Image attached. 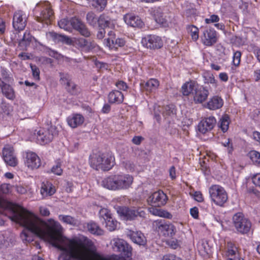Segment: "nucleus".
<instances>
[{
    "mask_svg": "<svg viewBox=\"0 0 260 260\" xmlns=\"http://www.w3.org/2000/svg\"><path fill=\"white\" fill-rule=\"evenodd\" d=\"M0 208L9 210L12 213L11 220L25 228L21 236L24 237L26 241L31 240L28 236L29 232L42 239L48 240L53 246L58 240L61 239L63 228L57 221L52 218L43 220L22 207L1 197Z\"/></svg>",
    "mask_w": 260,
    "mask_h": 260,
    "instance_id": "f257e3e1",
    "label": "nucleus"
},
{
    "mask_svg": "<svg viewBox=\"0 0 260 260\" xmlns=\"http://www.w3.org/2000/svg\"><path fill=\"white\" fill-rule=\"evenodd\" d=\"M54 247L61 252L59 260H111L104 257L94 250L93 242L86 237L68 238L63 235Z\"/></svg>",
    "mask_w": 260,
    "mask_h": 260,
    "instance_id": "f03ea898",
    "label": "nucleus"
},
{
    "mask_svg": "<svg viewBox=\"0 0 260 260\" xmlns=\"http://www.w3.org/2000/svg\"><path fill=\"white\" fill-rule=\"evenodd\" d=\"M134 180L132 175L119 173L106 177L102 184L103 187L111 190H126L132 187Z\"/></svg>",
    "mask_w": 260,
    "mask_h": 260,
    "instance_id": "7ed1b4c3",
    "label": "nucleus"
},
{
    "mask_svg": "<svg viewBox=\"0 0 260 260\" xmlns=\"http://www.w3.org/2000/svg\"><path fill=\"white\" fill-rule=\"evenodd\" d=\"M89 164L96 171L108 172L116 164L115 156L111 152L94 153L89 156Z\"/></svg>",
    "mask_w": 260,
    "mask_h": 260,
    "instance_id": "20e7f679",
    "label": "nucleus"
},
{
    "mask_svg": "<svg viewBox=\"0 0 260 260\" xmlns=\"http://www.w3.org/2000/svg\"><path fill=\"white\" fill-rule=\"evenodd\" d=\"M211 201L215 205L223 207L228 200V194L225 189L218 184H213L209 188Z\"/></svg>",
    "mask_w": 260,
    "mask_h": 260,
    "instance_id": "39448f33",
    "label": "nucleus"
},
{
    "mask_svg": "<svg viewBox=\"0 0 260 260\" xmlns=\"http://www.w3.org/2000/svg\"><path fill=\"white\" fill-rule=\"evenodd\" d=\"M233 226L237 233L241 235L248 234L251 228V222L243 213H235L232 218Z\"/></svg>",
    "mask_w": 260,
    "mask_h": 260,
    "instance_id": "423d86ee",
    "label": "nucleus"
},
{
    "mask_svg": "<svg viewBox=\"0 0 260 260\" xmlns=\"http://www.w3.org/2000/svg\"><path fill=\"white\" fill-rule=\"evenodd\" d=\"M117 212L121 216L123 217L127 220L137 219L138 217L144 218L145 212L141 207H119Z\"/></svg>",
    "mask_w": 260,
    "mask_h": 260,
    "instance_id": "0eeeda50",
    "label": "nucleus"
},
{
    "mask_svg": "<svg viewBox=\"0 0 260 260\" xmlns=\"http://www.w3.org/2000/svg\"><path fill=\"white\" fill-rule=\"evenodd\" d=\"M141 43L144 47L153 50L160 49L164 45L161 37L154 35H149L142 38Z\"/></svg>",
    "mask_w": 260,
    "mask_h": 260,
    "instance_id": "6e6552de",
    "label": "nucleus"
},
{
    "mask_svg": "<svg viewBox=\"0 0 260 260\" xmlns=\"http://www.w3.org/2000/svg\"><path fill=\"white\" fill-rule=\"evenodd\" d=\"M156 229L157 231L165 237H172L176 233L175 226L165 220H157L155 221Z\"/></svg>",
    "mask_w": 260,
    "mask_h": 260,
    "instance_id": "1a4fd4ad",
    "label": "nucleus"
},
{
    "mask_svg": "<svg viewBox=\"0 0 260 260\" xmlns=\"http://www.w3.org/2000/svg\"><path fill=\"white\" fill-rule=\"evenodd\" d=\"M168 200L167 194L161 190L152 193L147 199L148 203L154 207H160L165 206Z\"/></svg>",
    "mask_w": 260,
    "mask_h": 260,
    "instance_id": "9d476101",
    "label": "nucleus"
},
{
    "mask_svg": "<svg viewBox=\"0 0 260 260\" xmlns=\"http://www.w3.org/2000/svg\"><path fill=\"white\" fill-rule=\"evenodd\" d=\"M113 248L126 258H131L132 256V247L126 241L123 239H117L114 240Z\"/></svg>",
    "mask_w": 260,
    "mask_h": 260,
    "instance_id": "9b49d317",
    "label": "nucleus"
},
{
    "mask_svg": "<svg viewBox=\"0 0 260 260\" xmlns=\"http://www.w3.org/2000/svg\"><path fill=\"white\" fill-rule=\"evenodd\" d=\"M24 164L26 166L31 169L39 168L41 165L40 157L35 153L30 150L26 151L23 154Z\"/></svg>",
    "mask_w": 260,
    "mask_h": 260,
    "instance_id": "f8f14e48",
    "label": "nucleus"
},
{
    "mask_svg": "<svg viewBox=\"0 0 260 260\" xmlns=\"http://www.w3.org/2000/svg\"><path fill=\"white\" fill-rule=\"evenodd\" d=\"M3 157L6 164L11 167H15L18 164V159L14 152L13 147L6 145L3 149Z\"/></svg>",
    "mask_w": 260,
    "mask_h": 260,
    "instance_id": "ddd939ff",
    "label": "nucleus"
},
{
    "mask_svg": "<svg viewBox=\"0 0 260 260\" xmlns=\"http://www.w3.org/2000/svg\"><path fill=\"white\" fill-rule=\"evenodd\" d=\"M216 123V119L213 116L203 118L198 125L199 132L203 134H205L212 131Z\"/></svg>",
    "mask_w": 260,
    "mask_h": 260,
    "instance_id": "4468645a",
    "label": "nucleus"
},
{
    "mask_svg": "<svg viewBox=\"0 0 260 260\" xmlns=\"http://www.w3.org/2000/svg\"><path fill=\"white\" fill-rule=\"evenodd\" d=\"M202 43L206 46H211L218 40L217 32L213 28H206L201 36Z\"/></svg>",
    "mask_w": 260,
    "mask_h": 260,
    "instance_id": "2eb2a0df",
    "label": "nucleus"
},
{
    "mask_svg": "<svg viewBox=\"0 0 260 260\" xmlns=\"http://www.w3.org/2000/svg\"><path fill=\"white\" fill-rule=\"evenodd\" d=\"M61 84L65 86L67 91L72 95H77L80 93V88L77 85L72 82L70 76L68 74H62L60 80Z\"/></svg>",
    "mask_w": 260,
    "mask_h": 260,
    "instance_id": "dca6fc26",
    "label": "nucleus"
},
{
    "mask_svg": "<svg viewBox=\"0 0 260 260\" xmlns=\"http://www.w3.org/2000/svg\"><path fill=\"white\" fill-rule=\"evenodd\" d=\"M193 101L196 104H202L207 99L209 91L207 87L198 85L192 92Z\"/></svg>",
    "mask_w": 260,
    "mask_h": 260,
    "instance_id": "f3484780",
    "label": "nucleus"
},
{
    "mask_svg": "<svg viewBox=\"0 0 260 260\" xmlns=\"http://www.w3.org/2000/svg\"><path fill=\"white\" fill-rule=\"evenodd\" d=\"M12 25L14 28L18 32L24 29L26 25V17L23 11H18L14 13Z\"/></svg>",
    "mask_w": 260,
    "mask_h": 260,
    "instance_id": "a211bd4d",
    "label": "nucleus"
},
{
    "mask_svg": "<svg viewBox=\"0 0 260 260\" xmlns=\"http://www.w3.org/2000/svg\"><path fill=\"white\" fill-rule=\"evenodd\" d=\"M150 14L153 16L155 21L164 27L169 26L170 18L164 16L160 7L151 8L149 10Z\"/></svg>",
    "mask_w": 260,
    "mask_h": 260,
    "instance_id": "6ab92c4d",
    "label": "nucleus"
},
{
    "mask_svg": "<svg viewBox=\"0 0 260 260\" xmlns=\"http://www.w3.org/2000/svg\"><path fill=\"white\" fill-rule=\"evenodd\" d=\"M53 137L52 129L41 128L37 133L36 140L40 145H45L51 142Z\"/></svg>",
    "mask_w": 260,
    "mask_h": 260,
    "instance_id": "aec40b11",
    "label": "nucleus"
},
{
    "mask_svg": "<svg viewBox=\"0 0 260 260\" xmlns=\"http://www.w3.org/2000/svg\"><path fill=\"white\" fill-rule=\"evenodd\" d=\"M123 19L126 24L133 27L142 28L145 25L142 19L133 13L126 14L123 16Z\"/></svg>",
    "mask_w": 260,
    "mask_h": 260,
    "instance_id": "412c9836",
    "label": "nucleus"
},
{
    "mask_svg": "<svg viewBox=\"0 0 260 260\" xmlns=\"http://www.w3.org/2000/svg\"><path fill=\"white\" fill-rule=\"evenodd\" d=\"M71 27L77 30L82 36L85 37H89L90 36V32L85 24L76 17L71 19Z\"/></svg>",
    "mask_w": 260,
    "mask_h": 260,
    "instance_id": "4be33fe9",
    "label": "nucleus"
},
{
    "mask_svg": "<svg viewBox=\"0 0 260 260\" xmlns=\"http://www.w3.org/2000/svg\"><path fill=\"white\" fill-rule=\"evenodd\" d=\"M53 18V10L50 6L47 5L41 10L40 15L36 17V20L38 22L48 25L50 24Z\"/></svg>",
    "mask_w": 260,
    "mask_h": 260,
    "instance_id": "5701e85b",
    "label": "nucleus"
},
{
    "mask_svg": "<svg viewBox=\"0 0 260 260\" xmlns=\"http://www.w3.org/2000/svg\"><path fill=\"white\" fill-rule=\"evenodd\" d=\"M69 125L73 128L81 126L85 121L84 117L79 113H73L67 118Z\"/></svg>",
    "mask_w": 260,
    "mask_h": 260,
    "instance_id": "b1692460",
    "label": "nucleus"
},
{
    "mask_svg": "<svg viewBox=\"0 0 260 260\" xmlns=\"http://www.w3.org/2000/svg\"><path fill=\"white\" fill-rule=\"evenodd\" d=\"M223 103V100L220 96L214 95L209 99L205 107L210 110H216L220 109Z\"/></svg>",
    "mask_w": 260,
    "mask_h": 260,
    "instance_id": "393cba45",
    "label": "nucleus"
},
{
    "mask_svg": "<svg viewBox=\"0 0 260 260\" xmlns=\"http://www.w3.org/2000/svg\"><path fill=\"white\" fill-rule=\"evenodd\" d=\"M127 236L135 243L139 245H144L146 243V239L144 234L140 231H129Z\"/></svg>",
    "mask_w": 260,
    "mask_h": 260,
    "instance_id": "a878e982",
    "label": "nucleus"
},
{
    "mask_svg": "<svg viewBox=\"0 0 260 260\" xmlns=\"http://www.w3.org/2000/svg\"><path fill=\"white\" fill-rule=\"evenodd\" d=\"M124 95L118 90H113L108 95V101L111 104L119 105L123 103Z\"/></svg>",
    "mask_w": 260,
    "mask_h": 260,
    "instance_id": "bb28decb",
    "label": "nucleus"
},
{
    "mask_svg": "<svg viewBox=\"0 0 260 260\" xmlns=\"http://www.w3.org/2000/svg\"><path fill=\"white\" fill-rule=\"evenodd\" d=\"M0 87L3 94L9 100H13L15 98L14 89L9 84L0 80Z\"/></svg>",
    "mask_w": 260,
    "mask_h": 260,
    "instance_id": "cd10ccee",
    "label": "nucleus"
},
{
    "mask_svg": "<svg viewBox=\"0 0 260 260\" xmlns=\"http://www.w3.org/2000/svg\"><path fill=\"white\" fill-rule=\"evenodd\" d=\"M159 85V81L155 78H150L144 85L143 88L147 93L155 92Z\"/></svg>",
    "mask_w": 260,
    "mask_h": 260,
    "instance_id": "c85d7f7f",
    "label": "nucleus"
},
{
    "mask_svg": "<svg viewBox=\"0 0 260 260\" xmlns=\"http://www.w3.org/2000/svg\"><path fill=\"white\" fill-rule=\"evenodd\" d=\"M55 187L49 181L42 183L41 193L43 196H52L55 192Z\"/></svg>",
    "mask_w": 260,
    "mask_h": 260,
    "instance_id": "c756f323",
    "label": "nucleus"
},
{
    "mask_svg": "<svg viewBox=\"0 0 260 260\" xmlns=\"http://www.w3.org/2000/svg\"><path fill=\"white\" fill-rule=\"evenodd\" d=\"M156 207L152 206V207L149 208V210L152 214L169 219L172 218L173 215L170 212Z\"/></svg>",
    "mask_w": 260,
    "mask_h": 260,
    "instance_id": "7c9ffc66",
    "label": "nucleus"
},
{
    "mask_svg": "<svg viewBox=\"0 0 260 260\" xmlns=\"http://www.w3.org/2000/svg\"><path fill=\"white\" fill-rule=\"evenodd\" d=\"M198 249L200 254L204 257H209L211 253V247L208 243L206 241H202L198 245Z\"/></svg>",
    "mask_w": 260,
    "mask_h": 260,
    "instance_id": "2f4dec72",
    "label": "nucleus"
},
{
    "mask_svg": "<svg viewBox=\"0 0 260 260\" xmlns=\"http://www.w3.org/2000/svg\"><path fill=\"white\" fill-rule=\"evenodd\" d=\"M225 255L228 257V259H230V258H233L239 256V254L238 252V248L233 242H228L227 243Z\"/></svg>",
    "mask_w": 260,
    "mask_h": 260,
    "instance_id": "473e14b6",
    "label": "nucleus"
},
{
    "mask_svg": "<svg viewBox=\"0 0 260 260\" xmlns=\"http://www.w3.org/2000/svg\"><path fill=\"white\" fill-rule=\"evenodd\" d=\"M77 44L82 49L86 51H89L93 49L95 46L94 42H89L84 38H79L77 40Z\"/></svg>",
    "mask_w": 260,
    "mask_h": 260,
    "instance_id": "72a5a7b5",
    "label": "nucleus"
},
{
    "mask_svg": "<svg viewBox=\"0 0 260 260\" xmlns=\"http://www.w3.org/2000/svg\"><path fill=\"white\" fill-rule=\"evenodd\" d=\"M230 123V116L228 114H224L220 118L218 123V126L219 128L224 133L229 129Z\"/></svg>",
    "mask_w": 260,
    "mask_h": 260,
    "instance_id": "f704fd0d",
    "label": "nucleus"
},
{
    "mask_svg": "<svg viewBox=\"0 0 260 260\" xmlns=\"http://www.w3.org/2000/svg\"><path fill=\"white\" fill-rule=\"evenodd\" d=\"M90 5L96 11H103L107 5V0H88Z\"/></svg>",
    "mask_w": 260,
    "mask_h": 260,
    "instance_id": "c9c22d12",
    "label": "nucleus"
},
{
    "mask_svg": "<svg viewBox=\"0 0 260 260\" xmlns=\"http://www.w3.org/2000/svg\"><path fill=\"white\" fill-rule=\"evenodd\" d=\"M186 30L188 35L191 37L193 41H197L199 38V29L194 25H188Z\"/></svg>",
    "mask_w": 260,
    "mask_h": 260,
    "instance_id": "e433bc0d",
    "label": "nucleus"
},
{
    "mask_svg": "<svg viewBox=\"0 0 260 260\" xmlns=\"http://www.w3.org/2000/svg\"><path fill=\"white\" fill-rule=\"evenodd\" d=\"M111 18L106 14H101L98 19L97 23L99 27L106 28L109 27Z\"/></svg>",
    "mask_w": 260,
    "mask_h": 260,
    "instance_id": "4c0bfd02",
    "label": "nucleus"
},
{
    "mask_svg": "<svg viewBox=\"0 0 260 260\" xmlns=\"http://www.w3.org/2000/svg\"><path fill=\"white\" fill-rule=\"evenodd\" d=\"M194 83L192 82H186L181 87V92L183 95L188 96L194 91Z\"/></svg>",
    "mask_w": 260,
    "mask_h": 260,
    "instance_id": "58836bf2",
    "label": "nucleus"
},
{
    "mask_svg": "<svg viewBox=\"0 0 260 260\" xmlns=\"http://www.w3.org/2000/svg\"><path fill=\"white\" fill-rule=\"evenodd\" d=\"M87 229L90 233L93 235H102L104 234V231L94 222H89L87 224Z\"/></svg>",
    "mask_w": 260,
    "mask_h": 260,
    "instance_id": "ea45409f",
    "label": "nucleus"
},
{
    "mask_svg": "<svg viewBox=\"0 0 260 260\" xmlns=\"http://www.w3.org/2000/svg\"><path fill=\"white\" fill-rule=\"evenodd\" d=\"M116 39L115 33L113 31L110 30L108 33V38L104 40V43L110 49H113L114 47L113 44Z\"/></svg>",
    "mask_w": 260,
    "mask_h": 260,
    "instance_id": "a19ab883",
    "label": "nucleus"
},
{
    "mask_svg": "<svg viewBox=\"0 0 260 260\" xmlns=\"http://www.w3.org/2000/svg\"><path fill=\"white\" fill-rule=\"evenodd\" d=\"M32 41V36L29 31L26 30L23 35V37L21 41L19 42V46L22 47L23 48H26L29 45L30 43Z\"/></svg>",
    "mask_w": 260,
    "mask_h": 260,
    "instance_id": "79ce46f5",
    "label": "nucleus"
},
{
    "mask_svg": "<svg viewBox=\"0 0 260 260\" xmlns=\"http://www.w3.org/2000/svg\"><path fill=\"white\" fill-rule=\"evenodd\" d=\"M1 78L0 80L6 83H12L13 81V78L10 76L9 71L5 68H1Z\"/></svg>",
    "mask_w": 260,
    "mask_h": 260,
    "instance_id": "37998d69",
    "label": "nucleus"
},
{
    "mask_svg": "<svg viewBox=\"0 0 260 260\" xmlns=\"http://www.w3.org/2000/svg\"><path fill=\"white\" fill-rule=\"evenodd\" d=\"M248 156L253 163L260 166V153L256 150H251L248 153Z\"/></svg>",
    "mask_w": 260,
    "mask_h": 260,
    "instance_id": "c03bdc74",
    "label": "nucleus"
},
{
    "mask_svg": "<svg viewBox=\"0 0 260 260\" xmlns=\"http://www.w3.org/2000/svg\"><path fill=\"white\" fill-rule=\"evenodd\" d=\"M58 219L62 222L70 225H75L76 222L75 218L70 215H59Z\"/></svg>",
    "mask_w": 260,
    "mask_h": 260,
    "instance_id": "a18cd8bd",
    "label": "nucleus"
},
{
    "mask_svg": "<svg viewBox=\"0 0 260 260\" xmlns=\"http://www.w3.org/2000/svg\"><path fill=\"white\" fill-rule=\"evenodd\" d=\"M49 35L55 41H60L66 42L67 44H70L71 42V39L68 37L62 36L54 32H49Z\"/></svg>",
    "mask_w": 260,
    "mask_h": 260,
    "instance_id": "49530a36",
    "label": "nucleus"
},
{
    "mask_svg": "<svg viewBox=\"0 0 260 260\" xmlns=\"http://www.w3.org/2000/svg\"><path fill=\"white\" fill-rule=\"evenodd\" d=\"M58 25L60 28L63 29L66 31H72L71 19L69 20L67 19H62L58 22Z\"/></svg>",
    "mask_w": 260,
    "mask_h": 260,
    "instance_id": "de8ad7c7",
    "label": "nucleus"
},
{
    "mask_svg": "<svg viewBox=\"0 0 260 260\" xmlns=\"http://www.w3.org/2000/svg\"><path fill=\"white\" fill-rule=\"evenodd\" d=\"M98 18L93 12H89L86 15V20L89 25L95 26L96 25Z\"/></svg>",
    "mask_w": 260,
    "mask_h": 260,
    "instance_id": "09e8293b",
    "label": "nucleus"
},
{
    "mask_svg": "<svg viewBox=\"0 0 260 260\" xmlns=\"http://www.w3.org/2000/svg\"><path fill=\"white\" fill-rule=\"evenodd\" d=\"M105 222L107 230L109 231L112 232L116 229L118 222L113 217V216H112V219H109Z\"/></svg>",
    "mask_w": 260,
    "mask_h": 260,
    "instance_id": "8fccbe9b",
    "label": "nucleus"
},
{
    "mask_svg": "<svg viewBox=\"0 0 260 260\" xmlns=\"http://www.w3.org/2000/svg\"><path fill=\"white\" fill-rule=\"evenodd\" d=\"M100 217L103 218L105 222L109 219H112V214L111 211L107 208H102L99 212Z\"/></svg>",
    "mask_w": 260,
    "mask_h": 260,
    "instance_id": "3c124183",
    "label": "nucleus"
},
{
    "mask_svg": "<svg viewBox=\"0 0 260 260\" xmlns=\"http://www.w3.org/2000/svg\"><path fill=\"white\" fill-rule=\"evenodd\" d=\"M30 67L32 72V75L34 80L37 81H40V71L39 68L37 66L32 64H30Z\"/></svg>",
    "mask_w": 260,
    "mask_h": 260,
    "instance_id": "603ef678",
    "label": "nucleus"
},
{
    "mask_svg": "<svg viewBox=\"0 0 260 260\" xmlns=\"http://www.w3.org/2000/svg\"><path fill=\"white\" fill-rule=\"evenodd\" d=\"M13 186L10 184L3 183L0 186V192L3 194H9L12 191Z\"/></svg>",
    "mask_w": 260,
    "mask_h": 260,
    "instance_id": "864d4df0",
    "label": "nucleus"
},
{
    "mask_svg": "<svg viewBox=\"0 0 260 260\" xmlns=\"http://www.w3.org/2000/svg\"><path fill=\"white\" fill-rule=\"evenodd\" d=\"M241 58V52L237 51L234 53L233 56V63L235 67H238L240 63Z\"/></svg>",
    "mask_w": 260,
    "mask_h": 260,
    "instance_id": "5fc2aeb1",
    "label": "nucleus"
},
{
    "mask_svg": "<svg viewBox=\"0 0 260 260\" xmlns=\"http://www.w3.org/2000/svg\"><path fill=\"white\" fill-rule=\"evenodd\" d=\"M61 164L60 162H57L55 165L53 166L51 169V172L56 175H61L62 173L63 170L61 169Z\"/></svg>",
    "mask_w": 260,
    "mask_h": 260,
    "instance_id": "6e6d98bb",
    "label": "nucleus"
},
{
    "mask_svg": "<svg viewBox=\"0 0 260 260\" xmlns=\"http://www.w3.org/2000/svg\"><path fill=\"white\" fill-rule=\"evenodd\" d=\"M125 44V41L124 39L121 38H117L114 42V44H113L114 47L112 50H116L118 47H123Z\"/></svg>",
    "mask_w": 260,
    "mask_h": 260,
    "instance_id": "4d7b16f0",
    "label": "nucleus"
},
{
    "mask_svg": "<svg viewBox=\"0 0 260 260\" xmlns=\"http://www.w3.org/2000/svg\"><path fill=\"white\" fill-rule=\"evenodd\" d=\"M220 20L219 17L217 15L212 14L209 18L205 19V22L206 24L218 22Z\"/></svg>",
    "mask_w": 260,
    "mask_h": 260,
    "instance_id": "13d9d810",
    "label": "nucleus"
},
{
    "mask_svg": "<svg viewBox=\"0 0 260 260\" xmlns=\"http://www.w3.org/2000/svg\"><path fill=\"white\" fill-rule=\"evenodd\" d=\"M205 83H206L215 84V86H217V81L212 74H208V76L205 77Z\"/></svg>",
    "mask_w": 260,
    "mask_h": 260,
    "instance_id": "bf43d9fd",
    "label": "nucleus"
},
{
    "mask_svg": "<svg viewBox=\"0 0 260 260\" xmlns=\"http://www.w3.org/2000/svg\"><path fill=\"white\" fill-rule=\"evenodd\" d=\"M116 86L119 89L123 91H126L128 88L127 84L123 81H118L115 84Z\"/></svg>",
    "mask_w": 260,
    "mask_h": 260,
    "instance_id": "052dcab7",
    "label": "nucleus"
},
{
    "mask_svg": "<svg viewBox=\"0 0 260 260\" xmlns=\"http://www.w3.org/2000/svg\"><path fill=\"white\" fill-rule=\"evenodd\" d=\"M253 184L260 188V173L253 175L251 178Z\"/></svg>",
    "mask_w": 260,
    "mask_h": 260,
    "instance_id": "680f3d73",
    "label": "nucleus"
},
{
    "mask_svg": "<svg viewBox=\"0 0 260 260\" xmlns=\"http://www.w3.org/2000/svg\"><path fill=\"white\" fill-rule=\"evenodd\" d=\"M190 214L194 219L199 218V209L197 207H194L190 209Z\"/></svg>",
    "mask_w": 260,
    "mask_h": 260,
    "instance_id": "e2e57ef3",
    "label": "nucleus"
},
{
    "mask_svg": "<svg viewBox=\"0 0 260 260\" xmlns=\"http://www.w3.org/2000/svg\"><path fill=\"white\" fill-rule=\"evenodd\" d=\"M162 260H182V259L174 254H169L165 255Z\"/></svg>",
    "mask_w": 260,
    "mask_h": 260,
    "instance_id": "0e129e2a",
    "label": "nucleus"
},
{
    "mask_svg": "<svg viewBox=\"0 0 260 260\" xmlns=\"http://www.w3.org/2000/svg\"><path fill=\"white\" fill-rule=\"evenodd\" d=\"M100 28L99 29V31L97 32L96 37L98 39L102 40L105 36V34H106V31L105 29V28H103V27H100Z\"/></svg>",
    "mask_w": 260,
    "mask_h": 260,
    "instance_id": "69168bd1",
    "label": "nucleus"
},
{
    "mask_svg": "<svg viewBox=\"0 0 260 260\" xmlns=\"http://www.w3.org/2000/svg\"><path fill=\"white\" fill-rule=\"evenodd\" d=\"M194 198L198 202H202L204 201L203 196L200 191L194 192Z\"/></svg>",
    "mask_w": 260,
    "mask_h": 260,
    "instance_id": "338daca9",
    "label": "nucleus"
},
{
    "mask_svg": "<svg viewBox=\"0 0 260 260\" xmlns=\"http://www.w3.org/2000/svg\"><path fill=\"white\" fill-rule=\"evenodd\" d=\"M144 140V138L142 136H135L132 140V142L133 144L139 145L142 141Z\"/></svg>",
    "mask_w": 260,
    "mask_h": 260,
    "instance_id": "774afa93",
    "label": "nucleus"
}]
</instances>
